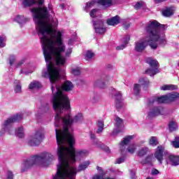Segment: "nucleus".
<instances>
[{"mask_svg":"<svg viewBox=\"0 0 179 179\" xmlns=\"http://www.w3.org/2000/svg\"><path fill=\"white\" fill-rule=\"evenodd\" d=\"M48 17L50 16H34V20L47 64L48 70L43 73V76L48 78L52 85L53 108L57 113L56 119L58 120L59 113L63 110L71 111L69 98L62 90L71 92L73 90V84L69 80H66L62 85L59 84L61 69L54 66L52 58H55L57 65L64 66L66 57L62 55V52H65L66 46L62 41V32L57 31L52 28V24L48 21Z\"/></svg>","mask_w":179,"mask_h":179,"instance_id":"nucleus-1","label":"nucleus"},{"mask_svg":"<svg viewBox=\"0 0 179 179\" xmlns=\"http://www.w3.org/2000/svg\"><path fill=\"white\" fill-rule=\"evenodd\" d=\"M73 145L69 144V148L66 147L65 144L57 145L59 164L53 179H76L77 173L86 170L90 166V161H85L80 164L78 169L71 166L69 162L75 163L76 160H80L87 153V151L85 150L75 151Z\"/></svg>","mask_w":179,"mask_h":179,"instance_id":"nucleus-2","label":"nucleus"},{"mask_svg":"<svg viewBox=\"0 0 179 179\" xmlns=\"http://www.w3.org/2000/svg\"><path fill=\"white\" fill-rule=\"evenodd\" d=\"M165 24L159 23L157 20L150 21L145 26V31L148 34V37L144 41H138L135 43V50L137 52H142L148 44L151 47L152 50H156L159 45H166L167 41L166 38L162 37L161 34L164 30H166Z\"/></svg>","mask_w":179,"mask_h":179,"instance_id":"nucleus-3","label":"nucleus"},{"mask_svg":"<svg viewBox=\"0 0 179 179\" xmlns=\"http://www.w3.org/2000/svg\"><path fill=\"white\" fill-rule=\"evenodd\" d=\"M64 111H65V110L59 113L58 119H57L56 112V116L55 117V127H59V124L61 123L63 125V130L55 129L57 146H59V145H65V143L75 145V137L73 136V134L70 131L72 130L71 128L73 122H82V121H83V115L82 113H78L73 118H72V116L69 113L62 117H61V114H62Z\"/></svg>","mask_w":179,"mask_h":179,"instance_id":"nucleus-4","label":"nucleus"},{"mask_svg":"<svg viewBox=\"0 0 179 179\" xmlns=\"http://www.w3.org/2000/svg\"><path fill=\"white\" fill-rule=\"evenodd\" d=\"M54 159V155L47 152H42L39 155H34L22 164L21 171L23 172L27 171L34 164L41 166L42 167H48Z\"/></svg>","mask_w":179,"mask_h":179,"instance_id":"nucleus-5","label":"nucleus"},{"mask_svg":"<svg viewBox=\"0 0 179 179\" xmlns=\"http://www.w3.org/2000/svg\"><path fill=\"white\" fill-rule=\"evenodd\" d=\"M22 120H23V114L22 113L17 114L7 119L3 124V129L0 131V136H2V135L5 134V131H7L9 135H12V134H13V130L11 129L12 125H13L14 122L22 121Z\"/></svg>","mask_w":179,"mask_h":179,"instance_id":"nucleus-6","label":"nucleus"},{"mask_svg":"<svg viewBox=\"0 0 179 179\" xmlns=\"http://www.w3.org/2000/svg\"><path fill=\"white\" fill-rule=\"evenodd\" d=\"M45 136L44 129H39L29 137L28 139V143L30 145V146H38V145L43 142Z\"/></svg>","mask_w":179,"mask_h":179,"instance_id":"nucleus-7","label":"nucleus"},{"mask_svg":"<svg viewBox=\"0 0 179 179\" xmlns=\"http://www.w3.org/2000/svg\"><path fill=\"white\" fill-rule=\"evenodd\" d=\"M145 62L149 64L150 68L145 71V73L150 76H155L156 73H159V62L152 57L145 58Z\"/></svg>","mask_w":179,"mask_h":179,"instance_id":"nucleus-8","label":"nucleus"},{"mask_svg":"<svg viewBox=\"0 0 179 179\" xmlns=\"http://www.w3.org/2000/svg\"><path fill=\"white\" fill-rule=\"evenodd\" d=\"M114 121L115 127H116V128L117 129H115L113 134L114 135H117V134H120V132H122V131H124V129H121L122 128V125H124V121L122 120V119H121V117L117 115L115 116Z\"/></svg>","mask_w":179,"mask_h":179,"instance_id":"nucleus-9","label":"nucleus"},{"mask_svg":"<svg viewBox=\"0 0 179 179\" xmlns=\"http://www.w3.org/2000/svg\"><path fill=\"white\" fill-rule=\"evenodd\" d=\"M163 114H164V108L162 106H155L148 113V117L153 118V117L163 115Z\"/></svg>","mask_w":179,"mask_h":179,"instance_id":"nucleus-10","label":"nucleus"},{"mask_svg":"<svg viewBox=\"0 0 179 179\" xmlns=\"http://www.w3.org/2000/svg\"><path fill=\"white\" fill-rule=\"evenodd\" d=\"M94 28L98 34H104L106 33V27L102 20H97L93 22Z\"/></svg>","mask_w":179,"mask_h":179,"instance_id":"nucleus-11","label":"nucleus"},{"mask_svg":"<svg viewBox=\"0 0 179 179\" xmlns=\"http://www.w3.org/2000/svg\"><path fill=\"white\" fill-rule=\"evenodd\" d=\"M96 3L102 6L103 9H108V8L117 5V0H99Z\"/></svg>","mask_w":179,"mask_h":179,"instance_id":"nucleus-12","label":"nucleus"},{"mask_svg":"<svg viewBox=\"0 0 179 179\" xmlns=\"http://www.w3.org/2000/svg\"><path fill=\"white\" fill-rule=\"evenodd\" d=\"M113 94V97L115 100V108L120 111L122 108V94L120 92H116Z\"/></svg>","mask_w":179,"mask_h":179,"instance_id":"nucleus-13","label":"nucleus"},{"mask_svg":"<svg viewBox=\"0 0 179 179\" xmlns=\"http://www.w3.org/2000/svg\"><path fill=\"white\" fill-rule=\"evenodd\" d=\"M166 153V152L164 151V147L163 146H158L157 148V150L155 152V156L157 159V160H158V162H159L160 164H162V162H163V154Z\"/></svg>","mask_w":179,"mask_h":179,"instance_id":"nucleus-14","label":"nucleus"},{"mask_svg":"<svg viewBox=\"0 0 179 179\" xmlns=\"http://www.w3.org/2000/svg\"><path fill=\"white\" fill-rule=\"evenodd\" d=\"M132 139H134V136H127L123 138V141L120 143V148L122 152L125 150V146L129 145Z\"/></svg>","mask_w":179,"mask_h":179,"instance_id":"nucleus-15","label":"nucleus"},{"mask_svg":"<svg viewBox=\"0 0 179 179\" xmlns=\"http://www.w3.org/2000/svg\"><path fill=\"white\" fill-rule=\"evenodd\" d=\"M154 103H169L167 99V95H164L162 96L155 98L148 101V106H152Z\"/></svg>","mask_w":179,"mask_h":179,"instance_id":"nucleus-16","label":"nucleus"},{"mask_svg":"<svg viewBox=\"0 0 179 179\" xmlns=\"http://www.w3.org/2000/svg\"><path fill=\"white\" fill-rule=\"evenodd\" d=\"M168 164H171V166H178L179 156L178 155H169L168 157Z\"/></svg>","mask_w":179,"mask_h":179,"instance_id":"nucleus-17","label":"nucleus"},{"mask_svg":"<svg viewBox=\"0 0 179 179\" xmlns=\"http://www.w3.org/2000/svg\"><path fill=\"white\" fill-rule=\"evenodd\" d=\"M129 40H131V37L129 36V35H127L122 40V43H123V44L117 46L116 48V50H124V48H125V47H127V45L128 44V43H129Z\"/></svg>","mask_w":179,"mask_h":179,"instance_id":"nucleus-18","label":"nucleus"},{"mask_svg":"<svg viewBox=\"0 0 179 179\" xmlns=\"http://www.w3.org/2000/svg\"><path fill=\"white\" fill-rule=\"evenodd\" d=\"M108 24L109 26H115V24H119L120 23V16L116 15L112 18L107 20Z\"/></svg>","mask_w":179,"mask_h":179,"instance_id":"nucleus-19","label":"nucleus"},{"mask_svg":"<svg viewBox=\"0 0 179 179\" xmlns=\"http://www.w3.org/2000/svg\"><path fill=\"white\" fill-rule=\"evenodd\" d=\"M148 153L149 148L143 147L137 152V156H138V157H143V156H146Z\"/></svg>","mask_w":179,"mask_h":179,"instance_id":"nucleus-20","label":"nucleus"},{"mask_svg":"<svg viewBox=\"0 0 179 179\" xmlns=\"http://www.w3.org/2000/svg\"><path fill=\"white\" fill-rule=\"evenodd\" d=\"M14 92L15 93H22V84L20 83V80H15L14 81Z\"/></svg>","mask_w":179,"mask_h":179,"instance_id":"nucleus-21","label":"nucleus"},{"mask_svg":"<svg viewBox=\"0 0 179 179\" xmlns=\"http://www.w3.org/2000/svg\"><path fill=\"white\" fill-rule=\"evenodd\" d=\"M166 97L168 99V101H174V100L179 99V94L178 92L169 93L166 94Z\"/></svg>","mask_w":179,"mask_h":179,"instance_id":"nucleus-22","label":"nucleus"},{"mask_svg":"<svg viewBox=\"0 0 179 179\" xmlns=\"http://www.w3.org/2000/svg\"><path fill=\"white\" fill-rule=\"evenodd\" d=\"M97 130L96 131V134H101L104 129V121L103 120H98L97 124Z\"/></svg>","mask_w":179,"mask_h":179,"instance_id":"nucleus-23","label":"nucleus"},{"mask_svg":"<svg viewBox=\"0 0 179 179\" xmlns=\"http://www.w3.org/2000/svg\"><path fill=\"white\" fill-rule=\"evenodd\" d=\"M169 128L170 132H174V131H177L178 129V125L177 124V122L171 121L169 124Z\"/></svg>","mask_w":179,"mask_h":179,"instance_id":"nucleus-24","label":"nucleus"},{"mask_svg":"<svg viewBox=\"0 0 179 179\" xmlns=\"http://www.w3.org/2000/svg\"><path fill=\"white\" fill-rule=\"evenodd\" d=\"M161 90H177V86L174 85H165L161 87Z\"/></svg>","mask_w":179,"mask_h":179,"instance_id":"nucleus-25","label":"nucleus"},{"mask_svg":"<svg viewBox=\"0 0 179 179\" xmlns=\"http://www.w3.org/2000/svg\"><path fill=\"white\" fill-rule=\"evenodd\" d=\"M153 161V155H148L144 159L142 160V164H152Z\"/></svg>","mask_w":179,"mask_h":179,"instance_id":"nucleus-26","label":"nucleus"},{"mask_svg":"<svg viewBox=\"0 0 179 179\" xmlns=\"http://www.w3.org/2000/svg\"><path fill=\"white\" fill-rule=\"evenodd\" d=\"M159 144V140H157V137L151 136L149 140V145L151 146H157Z\"/></svg>","mask_w":179,"mask_h":179,"instance_id":"nucleus-27","label":"nucleus"},{"mask_svg":"<svg viewBox=\"0 0 179 179\" xmlns=\"http://www.w3.org/2000/svg\"><path fill=\"white\" fill-rule=\"evenodd\" d=\"M15 135L20 138H24V129H23V127L18 128L15 131Z\"/></svg>","mask_w":179,"mask_h":179,"instance_id":"nucleus-28","label":"nucleus"},{"mask_svg":"<svg viewBox=\"0 0 179 179\" xmlns=\"http://www.w3.org/2000/svg\"><path fill=\"white\" fill-rule=\"evenodd\" d=\"M34 3H36V0H24L22 1L24 8L31 6V5H34Z\"/></svg>","mask_w":179,"mask_h":179,"instance_id":"nucleus-29","label":"nucleus"},{"mask_svg":"<svg viewBox=\"0 0 179 179\" xmlns=\"http://www.w3.org/2000/svg\"><path fill=\"white\" fill-rule=\"evenodd\" d=\"M29 89H40L41 84L38 81H34L29 84Z\"/></svg>","mask_w":179,"mask_h":179,"instance_id":"nucleus-30","label":"nucleus"},{"mask_svg":"<svg viewBox=\"0 0 179 179\" xmlns=\"http://www.w3.org/2000/svg\"><path fill=\"white\" fill-rule=\"evenodd\" d=\"M94 57V53H93L92 50H87L85 55V59H86V61H90V59H92V58H93Z\"/></svg>","mask_w":179,"mask_h":179,"instance_id":"nucleus-31","label":"nucleus"},{"mask_svg":"<svg viewBox=\"0 0 179 179\" xmlns=\"http://www.w3.org/2000/svg\"><path fill=\"white\" fill-rule=\"evenodd\" d=\"M95 3H96V1L94 0H91L90 1L87 2L86 3L85 10L86 12H89V9H90V8H92V6H94Z\"/></svg>","mask_w":179,"mask_h":179,"instance_id":"nucleus-32","label":"nucleus"},{"mask_svg":"<svg viewBox=\"0 0 179 179\" xmlns=\"http://www.w3.org/2000/svg\"><path fill=\"white\" fill-rule=\"evenodd\" d=\"M15 22H17L20 24H23V23L26 22V19L23 15H17L15 18Z\"/></svg>","mask_w":179,"mask_h":179,"instance_id":"nucleus-33","label":"nucleus"},{"mask_svg":"<svg viewBox=\"0 0 179 179\" xmlns=\"http://www.w3.org/2000/svg\"><path fill=\"white\" fill-rule=\"evenodd\" d=\"M136 150V145L135 144H131L127 148V152L129 153H131V155L135 153Z\"/></svg>","mask_w":179,"mask_h":179,"instance_id":"nucleus-34","label":"nucleus"},{"mask_svg":"<svg viewBox=\"0 0 179 179\" xmlns=\"http://www.w3.org/2000/svg\"><path fill=\"white\" fill-rule=\"evenodd\" d=\"M140 85L146 87L149 86V80L148 78H142L139 80Z\"/></svg>","mask_w":179,"mask_h":179,"instance_id":"nucleus-35","label":"nucleus"},{"mask_svg":"<svg viewBox=\"0 0 179 179\" xmlns=\"http://www.w3.org/2000/svg\"><path fill=\"white\" fill-rule=\"evenodd\" d=\"M162 15L164 16H165L166 17H169L170 16H172V15H173V10H171V8H168L166 10H164L162 12Z\"/></svg>","mask_w":179,"mask_h":179,"instance_id":"nucleus-36","label":"nucleus"},{"mask_svg":"<svg viewBox=\"0 0 179 179\" xmlns=\"http://www.w3.org/2000/svg\"><path fill=\"white\" fill-rule=\"evenodd\" d=\"M134 93L135 96L139 95V93H141V85H139V84L134 85Z\"/></svg>","mask_w":179,"mask_h":179,"instance_id":"nucleus-37","label":"nucleus"},{"mask_svg":"<svg viewBox=\"0 0 179 179\" xmlns=\"http://www.w3.org/2000/svg\"><path fill=\"white\" fill-rule=\"evenodd\" d=\"M91 139H94V145H96L98 148H103L101 146V143L96 139V136L94 134H91Z\"/></svg>","mask_w":179,"mask_h":179,"instance_id":"nucleus-38","label":"nucleus"},{"mask_svg":"<svg viewBox=\"0 0 179 179\" xmlns=\"http://www.w3.org/2000/svg\"><path fill=\"white\" fill-rule=\"evenodd\" d=\"M171 144L173 145V148H176V149H178L179 148V136H178L175 137V139L173 141L171 142Z\"/></svg>","mask_w":179,"mask_h":179,"instance_id":"nucleus-39","label":"nucleus"},{"mask_svg":"<svg viewBox=\"0 0 179 179\" xmlns=\"http://www.w3.org/2000/svg\"><path fill=\"white\" fill-rule=\"evenodd\" d=\"M99 8H94L92 9L90 13V15L91 17H97V13H99Z\"/></svg>","mask_w":179,"mask_h":179,"instance_id":"nucleus-40","label":"nucleus"},{"mask_svg":"<svg viewBox=\"0 0 179 179\" xmlns=\"http://www.w3.org/2000/svg\"><path fill=\"white\" fill-rule=\"evenodd\" d=\"M6 41V36H0V47L3 48V47H5L6 45V43L5 42Z\"/></svg>","mask_w":179,"mask_h":179,"instance_id":"nucleus-41","label":"nucleus"},{"mask_svg":"<svg viewBox=\"0 0 179 179\" xmlns=\"http://www.w3.org/2000/svg\"><path fill=\"white\" fill-rule=\"evenodd\" d=\"M71 73L74 75V76H79V75H80V68L78 67L76 69H73Z\"/></svg>","mask_w":179,"mask_h":179,"instance_id":"nucleus-42","label":"nucleus"},{"mask_svg":"<svg viewBox=\"0 0 179 179\" xmlns=\"http://www.w3.org/2000/svg\"><path fill=\"white\" fill-rule=\"evenodd\" d=\"M15 62H16V56L13 55H10L9 64L10 65V66H12V65H13Z\"/></svg>","mask_w":179,"mask_h":179,"instance_id":"nucleus-43","label":"nucleus"},{"mask_svg":"<svg viewBox=\"0 0 179 179\" xmlns=\"http://www.w3.org/2000/svg\"><path fill=\"white\" fill-rule=\"evenodd\" d=\"M144 5L145 3L143 1H138L135 4L134 8L137 10L141 9V8H142V6H143Z\"/></svg>","mask_w":179,"mask_h":179,"instance_id":"nucleus-44","label":"nucleus"},{"mask_svg":"<svg viewBox=\"0 0 179 179\" xmlns=\"http://www.w3.org/2000/svg\"><path fill=\"white\" fill-rule=\"evenodd\" d=\"M104 176L103 174L99 173V174H96L92 177V179H108V178H104Z\"/></svg>","mask_w":179,"mask_h":179,"instance_id":"nucleus-45","label":"nucleus"},{"mask_svg":"<svg viewBox=\"0 0 179 179\" xmlns=\"http://www.w3.org/2000/svg\"><path fill=\"white\" fill-rule=\"evenodd\" d=\"M125 162L124 157H120L116 159L115 164H121V163H124Z\"/></svg>","mask_w":179,"mask_h":179,"instance_id":"nucleus-46","label":"nucleus"},{"mask_svg":"<svg viewBox=\"0 0 179 179\" xmlns=\"http://www.w3.org/2000/svg\"><path fill=\"white\" fill-rule=\"evenodd\" d=\"M6 179H13V172L10 171H8Z\"/></svg>","mask_w":179,"mask_h":179,"instance_id":"nucleus-47","label":"nucleus"},{"mask_svg":"<svg viewBox=\"0 0 179 179\" xmlns=\"http://www.w3.org/2000/svg\"><path fill=\"white\" fill-rule=\"evenodd\" d=\"M123 26H124V28L127 30L129 29L131 24H129V22H127V21L125 20H123Z\"/></svg>","mask_w":179,"mask_h":179,"instance_id":"nucleus-48","label":"nucleus"},{"mask_svg":"<svg viewBox=\"0 0 179 179\" xmlns=\"http://www.w3.org/2000/svg\"><path fill=\"white\" fill-rule=\"evenodd\" d=\"M159 170L156 169H152L151 170V175L152 176H157V174H159Z\"/></svg>","mask_w":179,"mask_h":179,"instance_id":"nucleus-49","label":"nucleus"},{"mask_svg":"<svg viewBox=\"0 0 179 179\" xmlns=\"http://www.w3.org/2000/svg\"><path fill=\"white\" fill-rule=\"evenodd\" d=\"M96 170H98V171H99V174H102V175H105L106 176V172H104V171L103 170V168L100 167V166H96Z\"/></svg>","mask_w":179,"mask_h":179,"instance_id":"nucleus-50","label":"nucleus"},{"mask_svg":"<svg viewBox=\"0 0 179 179\" xmlns=\"http://www.w3.org/2000/svg\"><path fill=\"white\" fill-rule=\"evenodd\" d=\"M71 54H72V48H69L66 51V57H71Z\"/></svg>","mask_w":179,"mask_h":179,"instance_id":"nucleus-51","label":"nucleus"},{"mask_svg":"<svg viewBox=\"0 0 179 179\" xmlns=\"http://www.w3.org/2000/svg\"><path fill=\"white\" fill-rule=\"evenodd\" d=\"M24 64V60H21L16 64V68H19V66H22Z\"/></svg>","mask_w":179,"mask_h":179,"instance_id":"nucleus-52","label":"nucleus"},{"mask_svg":"<svg viewBox=\"0 0 179 179\" xmlns=\"http://www.w3.org/2000/svg\"><path fill=\"white\" fill-rule=\"evenodd\" d=\"M104 150L106 152V153H111V151L110 150V148L107 146H103Z\"/></svg>","mask_w":179,"mask_h":179,"instance_id":"nucleus-53","label":"nucleus"},{"mask_svg":"<svg viewBox=\"0 0 179 179\" xmlns=\"http://www.w3.org/2000/svg\"><path fill=\"white\" fill-rule=\"evenodd\" d=\"M36 3L39 6H41L43 5V3H44V0H38V1L36 2Z\"/></svg>","mask_w":179,"mask_h":179,"instance_id":"nucleus-54","label":"nucleus"},{"mask_svg":"<svg viewBox=\"0 0 179 179\" xmlns=\"http://www.w3.org/2000/svg\"><path fill=\"white\" fill-rule=\"evenodd\" d=\"M155 3H162V2H164L166 0H154Z\"/></svg>","mask_w":179,"mask_h":179,"instance_id":"nucleus-55","label":"nucleus"},{"mask_svg":"<svg viewBox=\"0 0 179 179\" xmlns=\"http://www.w3.org/2000/svg\"><path fill=\"white\" fill-rule=\"evenodd\" d=\"M69 45L73 44V39H70L68 42Z\"/></svg>","mask_w":179,"mask_h":179,"instance_id":"nucleus-56","label":"nucleus"},{"mask_svg":"<svg viewBox=\"0 0 179 179\" xmlns=\"http://www.w3.org/2000/svg\"><path fill=\"white\" fill-rule=\"evenodd\" d=\"M60 6H61L62 9H64V8H65V5H64V4H61Z\"/></svg>","mask_w":179,"mask_h":179,"instance_id":"nucleus-57","label":"nucleus"},{"mask_svg":"<svg viewBox=\"0 0 179 179\" xmlns=\"http://www.w3.org/2000/svg\"><path fill=\"white\" fill-rule=\"evenodd\" d=\"M146 179H154L153 178H152V177H147V178Z\"/></svg>","mask_w":179,"mask_h":179,"instance_id":"nucleus-58","label":"nucleus"},{"mask_svg":"<svg viewBox=\"0 0 179 179\" xmlns=\"http://www.w3.org/2000/svg\"><path fill=\"white\" fill-rule=\"evenodd\" d=\"M25 75H29V72L26 71L24 72Z\"/></svg>","mask_w":179,"mask_h":179,"instance_id":"nucleus-59","label":"nucleus"},{"mask_svg":"<svg viewBox=\"0 0 179 179\" xmlns=\"http://www.w3.org/2000/svg\"><path fill=\"white\" fill-rule=\"evenodd\" d=\"M20 73H23V70H21Z\"/></svg>","mask_w":179,"mask_h":179,"instance_id":"nucleus-60","label":"nucleus"},{"mask_svg":"<svg viewBox=\"0 0 179 179\" xmlns=\"http://www.w3.org/2000/svg\"><path fill=\"white\" fill-rule=\"evenodd\" d=\"M97 1V2H99V0H96Z\"/></svg>","mask_w":179,"mask_h":179,"instance_id":"nucleus-61","label":"nucleus"}]
</instances>
